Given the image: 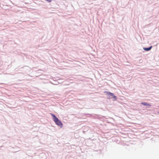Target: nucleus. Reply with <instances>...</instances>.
I'll list each match as a JSON object with an SVG mask.
<instances>
[{
	"mask_svg": "<svg viewBox=\"0 0 159 159\" xmlns=\"http://www.w3.org/2000/svg\"><path fill=\"white\" fill-rule=\"evenodd\" d=\"M126 65L127 66L129 65L128 64V63H127V64Z\"/></svg>",
	"mask_w": 159,
	"mask_h": 159,
	"instance_id": "obj_6",
	"label": "nucleus"
},
{
	"mask_svg": "<svg viewBox=\"0 0 159 159\" xmlns=\"http://www.w3.org/2000/svg\"><path fill=\"white\" fill-rule=\"evenodd\" d=\"M141 104H143L144 105H145V106H151V105H150L149 104H148L147 103L145 102H142Z\"/></svg>",
	"mask_w": 159,
	"mask_h": 159,
	"instance_id": "obj_4",
	"label": "nucleus"
},
{
	"mask_svg": "<svg viewBox=\"0 0 159 159\" xmlns=\"http://www.w3.org/2000/svg\"><path fill=\"white\" fill-rule=\"evenodd\" d=\"M51 115L53 117V120L55 123L61 128H62L63 124L52 113L51 114Z\"/></svg>",
	"mask_w": 159,
	"mask_h": 159,
	"instance_id": "obj_2",
	"label": "nucleus"
},
{
	"mask_svg": "<svg viewBox=\"0 0 159 159\" xmlns=\"http://www.w3.org/2000/svg\"><path fill=\"white\" fill-rule=\"evenodd\" d=\"M152 46H150V47L146 48V47H143V49L146 51H150L152 48Z\"/></svg>",
	"mask_w": 159,
	"mask_h": 159,
	"instance_id": "obj_3",
	"label": "nucleus"
},
{
	"mask_svg": "<svg viewBox=\"0 0 159 159\" xmlns=\"http://www.w3.org/2000/svg\"><path fill=\"white\" fill-rule=\"evenodd\" d=\"M126 65L127 66L129 65L128 64V63H127V64Z\"/></svg>",
	"mask_w": 159,
	"mask_h": 159,
	"instance_id": "obj_5",
	"label": "nucleus"
},
{
	"mask_svg": "<svg viewBox=\"0 0 159 159\" xmlns=\"http://www.w3.org/2000/svg\"><path fill=\"white\" fill-rule=\"evenodd\" d=\"M103 93L105 94L106 97L107 99H117V97L113 93L107 91H104Z\"/></svg>",
	"mask_w": 159,
	"mask_h": 159,
	"instance_id": "obj_1",
	"label": "nucleus"
}]
</instances>
